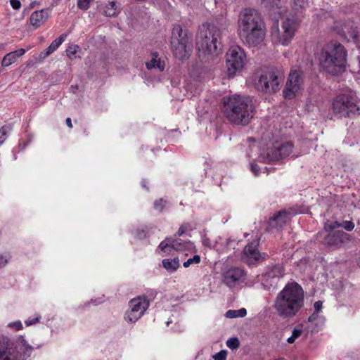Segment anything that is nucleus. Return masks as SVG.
Masks as SVG:
<instances>
[{
    "label": "nucleus",
    "instance_id": "nucleus-1",
    "mask_svg": "<svg viewBox=\"0 0 360 360\" xmlns=\"http://www.w3.org/2000/svg\"><path fill=\"white\" fill-rule=\"evenodd\" d=\"M238 32L243 43L249 47L262 45L266 30L260 13L250 8L242 10L238 20Z\"/></svg>",
    "mask_w": 360,
    "mask_h": 360
},
{
    "label": "nucleus",
    "instance_id": "nucleus-2",
    "mask_svg": "<svg viewBox=\"0 0 360 360\" xmlns=\"http://www.w3.org/2000/svg\"><path fill=\"white\" fill-rule=\"evenodd\" d=\"M304 306V291L297 282L288 283L276 295L273 304L276 314L282 319L297 315Z\"/></svg>",
    "mask_w": 360,
    "mask_h": 360
},
{
    "label": "nucleus",
    "instance_id": "nucleus-3",
    "mask_svg": "<svg viewBox=\"0 0 360 360\" xmlns=\"http://www.w3.org/2000/svg\"><path fill=\"white\" fill-rule=\"evenodd\" d=\"M255 106L249 96L235 94L224 98V112L233 124L245 126L255 115Z\"/></svg>",
    "mask_w": 360,
    "mask_h": 360
},
{
    "label": "nucleus",
    "instance_id": "nucleus-4",
    "mask_svg": "<svg viewBox=\"0 0 360 360\" xmlns=\"http://www.w3.org/2000/svg\"><path fill=\"white\" fill-rule=\"evenodd\" d=\"M221 31L214 25H203L200 27L197 46L198 55L205 60L217 56L221 50Z\"/></svg>",
    "mask_w": 360,
    "mask_h": 360
},
{
    "label": "nucleus",
    "instance_id": "nucleus-5",
    "mask_svg": "<svg viewBox=\"0 0 360 360\" xmlns=\"http://www.w3.org/2000/svg\"><path fill=\"white\" fill-rule=\"evenodd\" d=\"M345 47L336 42L328 44L321 51L319 61L321 67L331 75L340 72L346 63Z\"/></svg>",
    "mask_w": 360,
    "mask_h": 360
},
{
    "label": "nucleus",
    "instance_id": "nucleus-6",
    "mask_svg": "<svg viewBox=\"0 0 360 360\" xmlns=\"http://www.w3.org/2000/svg\"><path fill=\"white\" fill-rule=\"evenodd\" d=\"M33 349L23 336H18L14 342L0 337V360H27Z\"/></svg>",
    "mask_w": 360,
    "mask_h": 360
},
{
    "label": "nucleus",
    "instance_id": "nucleus-7",
    "mask_svg": "<svg viewBox=\"0 0 360 360\" xmlns=\"http://www.w3.org/2000/svg\"><path fill=\"white\" fill-rule=\"evenodd\" d=\"M283 74L274 68H267L262 70L255 82L256 88L265 93L278 91L283 83Z\"/></svg>",
    "mask_w": 360,
    "mask_h": 360
},
{
    "label": "nucleus",
    "instance_id": "nucleus-8",
    "mask_svg": "<svg viewBox=\"0 0 360 360\" xmlns=\"http://www.w3.org/2000/svg\"><path fill=\"white\" fill-rule=\"evenodd\" d=\"M297 30L296 22L289 18L281 20V25L276 22L270 32L271 39L274 44L288 46L294 38Z\"/></svg>",
    "mask_w": 360,
    "mask_h": 360
},
{
    "label": "nucleus",
    "instance_id": "nucleus-9",
    "mask_svg": "<svg viewBox=\"0 0 360 360\" xmlns=\"http://www.w3.org/2000/svg\"><path fill=\"white\" fill-rule=\"evenodd\" d=\"M171 46L176 58L184 60L189 57L193 47L191 41L187 32L183 30L180 25L174 26L172 30Z\"/></svg>",
    "mask_w": 360,
    "mask_h": 360
},
{
    "label": "nucleus",
    "instance_id": "nucleus-10",
    "mask_svg": "<svg viewBox=\"0 0 360 360\" xmlns=\"http://www.w3.org/2000/svg\"><path fill=\"white\" fill-rule=\"evenodd\" d=\"M357 103L358 99L354 94H340L334 98L332 110L334 115L338 118L349 117L359 112Z\"/></svg>",
    "mask_w": 360,
    "mask_h": 360
},
{
    "label": "nucleus",
    "instance_id": "nucleus-11",
    "mask_svg": "<svg viewBox=\"0 0 360 360\" xmlns=\"http://www.w3.org/2000/svg\"><path fill=\"white\" fill-rule=\"evenodd\" d=\"M246 54L238 45L231 46L226 53V68L229 77L240 74L244 68Z\"/></svg>",
    "mask_w": 360,
    "mask_h": 360
},
{
    "label": "nucleus",
    "instance_id": "nucleus-12",
    "mask_svg": "<svg viewBox=\"0 0 360 360\" xmlns=\"http://www.w3.org/2000/svg\"><path fill=\"white\" fill-rule=\"evenodd\" d=\"M149 306V300L146 296H139L129 302V309L124 319L129 323L136 322L144 314Z\"/></svg>",
    "mask_w": 360,
    "mask_h": 360
},
{
    "label": "nucleus",
    "instance_id": "nucleus-13",
    "mask_svg": "<svg viewBox=\"0 0 360 360\" xmlns=\"http://www.w3.org/2000/svg\"><path fill=\"white\" fill-rule=\"evenodd\" d=\"M293 146L290 142L276 141L272 146L267 148L262 154V158L267 162L277 161L288 156Z\"/></svg>",
    "mask_w": 360,
    "mask_h": 360
},
{
    "label": "nucleus",
    "instance_id": "nucleus-14",
    "mask_svg": "<svg viewBox=\"0 0 360 360\" xmlns=\"http://www.w3.org/2000/svg\"><path fill=\"white\" fill-rule=\"evenodd\" d=\"M303 73L300 70H293L289 75L283 95L286 98H294L301 90L303 85Z\"/></svg>",
    "mask_w": 360,
    "mask_h": 360
},
{
    "label": "nucleus",
    "instance_id": "nucleus-15",
    "mask_svg": "<svg viewBox=\"0 0 360 360\" xmlns=\"http://www.w3.org/2000/svg\"><path fill=\"white\" fill-rule=\"evenodd\" d=\"M246 279V273L240 267H231L223 274V281L229 288L242 284Z\"/></svg>",
    "mask_w": 360,
    "mask_h": 360
},
{
    "label": "nucleus",
    "instance_id": "nucleus-16",
    "mask_svg": "<svg viewBox=\"0 0 360 360\" xmlns=\"http://www.w3.org/2000/svg\"><path fill=\"white\" fill-rule=\"evenodd\" d=\"M188 246V243L182 242L181 239L167 238L160 243L158 248L165 254H169L172 250L181 251Z\"/></svg>",
    "mask_w": 360,
    "mask_h": 360
},
{
    "label": "nucleus",
    "instance_id": "nucleus-17",
    "mask_svg": "<svg viewBox=\"0 0 360 360\" xmlns=\"http://www.w3.org/2000/svg\"><path fill=\"white\" fill-rule=\"evenodd\" d=\"M349 236L342 231H336L329 233L326 237V243L337 248L341 247L345 243L349 241Z\"/></svg>",
    "mask_w": 360,
    "mask_h": 360
},
{
    "label": "nucleus",
    "instance_id": "nucleus-18",
    "mask_svg": "<svg viewBox=\"0 0 360 360\" xmlns=\"http://www.w3.org/2000/svg\"><path fill=\"white\" fill-rule=\"evenodd\" d=\"M266 255L262 256L258 251L257 246L253 243L248 244L244 249V259L249 264H254L256 262L259 261L265 258Z\"/></svg>",
    "mask_w": 360,
    "mask_h": 360
},
{
    "label": "nucleus",
    "instance_id": "nucleus-19",
    "mask_svg": "<svg viewBox=\"0 0 360 360\" xmlns=\"http://www.w3.org/2000/svg\"><path fill=\"white\" fill-rule=\"evenodd\" d=\"M146 66L148 70L162 72L165 70V63L157 52H153L150 54V59L146 63Z\"/></svg>",
    "mask_w": 360,
    "mask_h": 360
},
{
    "label": "nucleus",
    "instance_id": "nucleus-20",
    "mask_svg": "<svg viewBox=\"0 0 360 360\" xmlns=\"http://www.w3.org/2000/svg\"><path fill=\"white\" fill-rule=\"evenodd\" d=\"M49 13L46 10H41L33 12L30 18V23L35 28L41 26L48 19Z\"/></svg>",
    "mask_w": 360,
    "mask_h": 360
},
{
    "label": "nucleus",
    "instance_id": "nucleus-21",
    "mask_svg": "<svg viewBox=\"0 0 360 360\" xmlns=\"http://www.w3.org/2000/svg\"><path fill=\"white\" fill-rule=\"evenodd\" d=\"M288 219V213L285 211L279 212L270 219L269 226L273 229L280 230L286 224Z\"/></svg>",
    "mask_w": 360,
    "mask_h": 360
},
{
    "label": "nucleus",
    "instance_id": "nucleus-22",
    "mask_svg": "<svg viewBox=\"0 0 360 360\" xmlns=\"http://www.w3.org/2000/svg\"><path fill=\"white\" fill-rule=\"evenodd\" d=\"M339 227H343L346 231H351L354 228V224L351 221H344L342 223H339L336 221H333L329 220L324 224V229L328 232Z\"/></svg>",
    "mask_w": 360,
    "mask_h": 360
},
{
    "label": "nucleus",
    "instance_id": "nucleus-23",
    "mask_svg": "<svg viewBox=\"0 0 360 360\" xmlns=\"http://www.w3.org/2000/svg\"><path fill=\"white\" fill-rule=\"evenodd\" d=\"M284 269L280 264L275 265L269 269L264 275V280L267 282L269 279L278 280L284 276Z\"/></svg>",
    "mask_w": 360,
    "mask_h": 360
},
{
    "label": "nucleus",
    "instance_id": "nucleus-24",
    "mask_svg": "<svg viewBox=\"0 0 360 360\" xmlns=\"http://www.w3.org/2000/svg\"><path fill=\"white\" fill-rule=\"evenodd\" d=\"M65 38L66 35L62 34L59 37L56 39L54 41H53L51 44L49 46V47L46 49L44 57H46L51 54L53 52H54L65 41Z\"/></svg>",
    "mask_w": 360,
    "mask_h": 360
},
{
    "label": "nucleus",
    "instance_id": "nucleus-25",
    "mask_svg": "<svg viewBox=\"0 0 360 360\" xmlns=\"http://www.w3.org/2000/svg\"><path fill=\"white\" fill-rule=\"evenodd\" d=\"M163 267L169 272L176 271L179 266V259L176 257L173 259H165L162 260Z\"/></svg>",
    "mask_w": 360,
    "mask_h": 360
},
{
    "label": "nucleus",
    "instance_id": "nucleus-26",
    "mask_svg": "<svg viewBox=\"0 0 360 360\" xmlns=\"http://www.w3.org/2000/svg\"><path fill=\"white\" fill-rule=\"evenodd\" d=\"M120 13L119 8L115 1H110L105 6L104 14L108 17H114Z\"/></svg>",
    "mask_w": 360,
    "mask_h": 360
},
{
    "label": "nucleus",
    "instance_id": "nucleus-27",
    "mask_svg": "<svg viewBox=\"0 0 360 360\" xmlns=\"http://www.w3.org/2000/svg\"><path fill=\"white\" fill-rule=\"evenodd\" d=\"M303 333L302 325H298L294 328L292 331V335L287 339V342L289 344L294 343L295 340L299 338Z\"/></svg>",
    "mask_w": 360,
    "mask_h": 360
},
{
    "label": "nucleus",
    "instance_id": "nucleus-28",
    "mask_svg": "<svg viewBox=\"0 0 360 360\" xmlns=\"http://www.w3.org/2000/svg\"><path fill=\"white\" fill-rule=\"evenodd\" d=\"M247 314V311L245 308H241L238 310H228L226 312V317L229 319L238 318V317H244Z\"/></svg>",
    "mask_w": 360,
    "mask_h": 360
},
{
    "label": "nucleus",
    "instance_id": "nucleus-29",
    "mask_svg": "<svg viewBox=\"0 0 360 360\" xmlns=\"http://www.w3.org/2000/svg\"><path fill=\"white\" fill-rule=\"evenodd\" d=\"M202 245L205 247H207L210 249H214L218 252H222L224 251V248L221 247H219L217 244H213L212 240H211L210 238L207 236H204L202 239Z\"/></svg>",
    "mask_w": 360,
    "mask_h": 360
},
{
    "label": "nucleus",
    "instance_id": "nucleus-30",
    "mask_svg": "<svg viewBox=\"0 0 360 360\" xmlns=\"http://www.w3.org/2000/svg\"><path fill=\"white\" fill-rule=\"evenodd\" d=\"M293 4V8L298 11L301 12L304 10L309 4L308 0H292Z\"/></svg>",
    "mask_w": 360,
    "mask_h": 360
},
{
    "label": "nucleus",
    "instance_id": "nucleus-31",
    "mask_svg": "<svg viewBox=\"0 0 360 360\" xmlns=\"http://www.w3.org/2000/svg\"><path fill=\"white\" fill-rule=\"evenodd\" d=\"M16 61L15 53L10 52L7 53L3 58L1 65L4 67H8Z\"/></svg>",
    "mask_w": 360,
    "mask_h": 360
},
{
    "label": "nucleus",
    "instance_id": "nucleus-32",
    "mask_svg": "<svg viewBox=\"0 0 360 360\" xmlns=\"http://www.w3.org/2000/svg\"><path fill=\"white\" fill-rule=\"evenodd\" d=\"M262 2L269 9L278 8L281 6V0H262Z\"/></svg>",
    "mask_w": 360,
    "mask_h": 360
},
{
    "label": "nucleus",
    "instance_id": "nucleus-33",
    "mask_svg": "<svg viewBox=\"0 0 360 360\" xmlns=\"http://www.w3.org/2000/svg\"><path fill=\"white\" fill-rule=\"evenodd\" d=\"M200 257L198 255H195L193 257L189 258L184 262L183 266L185 268L189 267L192 264H198L200 262Z\"/></svg>",
    "mask_w": 360,
    "mask_h": 360
},
{
    "label": "nucleus",
    "instance_id": "nucleus-34",
    "mask_svg": "<svg viewBox=\"0 0 360 360\" xmlns=\"http://www.w3.org/2000/svg\"><path fill=\"white\" fill-rule=\"evenodd\" d=\"M79 49V46L76 44L70 45L66 49V55L70 59H72L75 57V55L77 53Z\"/></svg>",
    "mask_w": 360,
    "mask_h": 360
},
{
    "label": "nucleus",
    "instance_id": "nucleus-35",
    "mask_svg": "<svg viewBox=\"0 0 360 360\" xmlns=\"http://www.w3.org/2000/svg\"><path fill=\"white\" fill-rule=\"evenodd\" d=\"M10 131L11 127L8 126H4L0 129V145L5 142L7 134Z\"/></svg>",
    "mask_w": 360,
    "mask_h": 360
},
{
    "label": "nucleus",
    "instance_id": "nucleus-36",
    "mask_svg": "<svg viewBox=\"0 0 360 360\" xmlns=\"http://www.w3.org/2000/svg\"><path fill=\"white\" fill-rule=\"evenodd\" d=\"M226 346L232 349H237L240 346L239 340L237 338H229L226 341Z\"/></svg>",
    "mask_w": 360,
    "mask_h": 360
},
{
    "label": "nucleus",
    "instance_id": "nucleus-37",
    "mask_svg": "<svg viewBox=\"0 0 360 360\" xmlns=\"http://www.w3.org/2000/svg\"><path fill=\"white\" fill-rule=\"evenodd\" d=\"M93 1L94 0H78L77 7L81 10L86 11L89 8L91 2Z\"/></svg>",
    "mask_w": 360,
    "mask_h": 360
},
{
    "label": "nucleus",
    "instance_id": "nucleus-38",
    "mask_svg": "<svg viewBox=\"0 0 360 360\" xmlns=\"http://www.w3.org/2000/svg\"><path fill=\"white\" fill-rule=\"evenodd\" d=\"M8 328L14 331L20 330L22 328V324L20 321H15L8 323Z\"/></svg>",
    "mask_w": 360,
    "mask_h": 360
},
{
    "label": "nucleus",
    "instance_id": "nucleus-39",
    "mask_svg": "<svg viewBox=\"0 0 360 360\" xmlns=\"http://www.w3.org/2000/svg\"><path fill=\"white\" fill-rule=\"evenodd\" d=\"M166 200H164L163 199H160L159 200H156L154 202V207L156 210L161 212L164 207L166 205Z\"/></svg>",
    "mask_w": 360,
    "mask_h": 360
},
{
    "label": "nucleus",
    "instance_id": "nucleus-40",
    "mask_svg": "<svg viewBox=\"0 0 360 360\" xmlns=\"http://www.w3.org/2000/svg\"><path fill=\"white\" fill-rule=\"evenodd\" d=\"M9 255L7 253H0V268L6 265L8 262Z\"/></svg>",
    "mask_w": 360,
    "mask_h": 360
},
{
    "label": "nucleus",
    "instance_id": "nucleus-41",
    "mask_svg": "<svg viewBox=\"0 0 360 360\" xmlns=\"http://www.w3.org/2000/svg\"><path fill=\"white\" fill-rule=\"evenodd\" d=\"M222 238L219 236L216 237L214 240H212L213 244H217L219 247H221L224 248V250L226 248V244L222 241Z\"/></svg>",
    "mask_w": 360,
    "mask_h": 360
},
{
    "label": "nucleus",
    "instance_id": "nucleus-42",
    "mask_svg": "<svg viewBox=\"0 0 360 360\" xmlns=\"http://www.w3.org/2000/svg\"><path fill=\"white\" fill-rule=\"evenodd\" d=\"M40 316L39 315H36V316L32 319H27L25 323L27 326H30L34 325L39 321Z\"/></svg>",
    "mask_w": 360,
    "mask_h": 360
},
{
    "label": "nucleus",
    "instance_id": "nucleus-43",
    "mask_svg": "<svg viewBox=\"0 0 360 360\" xmlns=\"http://www.w3.org/2000/svg\"><path fill=\"white\" fill-rule=\"evenodd\" d=\"M226 353L224 351H221V352L217 353L214 356V360H226Z\"/></svg>",
    "mask_w": 360,
    "mask_h": 360
},
{
    "label": "nucleus",
    "instance_id": "nucleus-44",
    "mask_svg": "<svg viewBox=\"0 0 360 360\" xmlns=\"http://www.w3.org/2000/svg\"><path fill=\"white\" fill-rule=\"evenodd\" d=\"M250 169L252 172L255 175L257 176L259 174V167L258 165L254 162H250Z\"/></svg>",
    "mask_w": 360,
    "mask_h": 360
},
{
    "label": "nucleus",
    "instance_id": "nucleus-45",
    "mask_svg": "<svg viewBox=\"0 0 360 360\" xmlns=\"http://www.w3.org/2000/svg\"><path fill=\"white\" fill-rule=\"evenodd\" d=\"M10 4L15 10H18L21 6V3L19 0H10Z\"/></svg>",
    "mask_w": 360,
    "mask_h": 360
},
{
    "label": "nucleus",
    "instance_id": "nucleus-46",
    "mask_svg": "<svg viewBox=\"0 0 360 360\" xmlns=\"http://www.w3.org/2000/svg\"><path fill=\"white\" fill-rule=\"evenodd\" d=\"M322 302L321 301H317L314 303V311L319 313L322 308Z\"/></svg>",
    "mask_w": 360,
    "mask_h": 360
},
{
    "label": "nucleus",
    "instance_id": "nucleus-47",
    "mask_svg": "<svg viewBox=\"0 0 360 360\" xmlns=\"http://www.w3.org/2000/svg\"><path fill=\"white\" fill-rule=\"evenodd\" d=\"M12 53H15V57L17 58V57L23 56L25 53V50L24 49H20L15 51H12Z\"/></svg>",
    "mask_w": 360,
    "mask_h": 360
},
{
    "label": "nucleus",
    "instance_id": "nucleus-48",
    "mask_svg": "<svg viewBox=\"0 0 360 360\" xmlns=\"http://www.w3.org/2000/svg\"><path fill=\"white\" fill-rule=\"evenodd\" d=\"M319 316V313L314 311L309 318H308V321L309 322H311V321H314V320H316L317 319Z\"/></svg>",
    "mask_w": 360,
    "mask_h": 360
},
{
    "label": "nucleus",
    "instance_id": "nucleus-49",
    "mask_svg": "<svg viewBox=\"0 0 360 360\" xmlns=\"http://www.w3.org/2000/svg\"><path fill=\"white\" fill-rule=\"evenodd\" d=\"M66 124L67 125L70 127V128H72V121H71V119L70 117H68L66 119Z\"/></svg>",
    "mask_w": 360,
    "mask_h": 360
},
{
    "label": "nucleus",
    "instance_id": "nucleus-50",
    "mask_svg": "<svg viewBox=\"0 0 360 360\" xmlns=\"http://www.w3.org/2000/svg\"><path fill=\"white\" fill-rule=\"evenodd\" d=\"M184 229L183 227H180L177 231L178 236H181L184 233Z\"/></svg>",
    "mask_w": 360,
    "mask_h": 360
},
{
    "label": "nucleus",
    "instance_id": "nucleus-51",
    "mask_svg": "<svg viewBox=\"0 0 360 360\" xmlns=\"http://www.w3.org/2000/svg\"><path fill=\"white\" fill-rule=\"evenodd\" d=\"M142 186H143V187H146L145 181H142Z\"/></svg>",
    "mask_w": 360,
    "mask_h": 360
}]
</instances>
